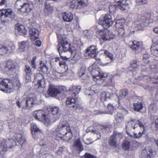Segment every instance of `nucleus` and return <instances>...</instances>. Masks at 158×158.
Listing matches in <instances>:
<instances>
[{
	"label": "nucleus",
	"instance_id": "4468645a",
	"mask_svg": "<svg viewBox=\"0 0 158 158\" xmlns=\"http://www.w3.org/2000/svg\"><path fill=\"white\" fill-rule=\"evenodd\" d=\"M131 43V44L129 45V46L132 50L136 53L141 52L143 48L141 42L134 41L132 42Z\"/></svg>",
	"mask_w": 158,
	"mask_h": 158
},
{
	"label": "nucleus",
	"instance_id": "1a4fd4ad",
	"mask_svg": "<svg viewBox=\"0 0 158 158\" xmlns=\"http://www.w3.org/2000/svg\"><path fill=\"white\" fill-rule=\"evenodd\" d=\"M18 66V64L15 61L9 60L6 62L5 69L6 72L11 73Z\"/></svg>",
	"mask_w": 158,
	"mask_h": 158
},
{
	"label": "nucleus",
	"instance_id": "9b49d317",
	"mask_svg": "<svg viewBox=\"0 0 158 158\" xmlns=\"http://www.w3.org/2000/svg\"><path fill=\"white\" fill-rule=\"evenodd\" d=\"M99 23L102 24L103 28L107 29L112 25L113 23L111 15L110 14H106L104 16L102 21Z\"/></svg>",
	"mask_w": 158,
	"mask_h": 158
},
{
	"label": "nucleus",
	"instance_id": "e2e57ef3",
	"mask_svg": "<svg viewBox=\"0 0 158 158\" xmlns=\"http://www.w3.org/2000/svg\"><path fill=\"white\" fill-rule=\"evenodd\" d=\"M107 76V75L106 73H100V74L99 75V79L101 77H106Z\"/></svg>",
	"mask_w": 158,
	"mask_h": 158
},
{
	"label": "nucleus",
	"instance_id": "aec40b11",
	"mask_svg": "<svg viewBox=\"0 0 158 158\" xmlns=\"http://www.w3.org/2000/svg\"><path fill=\"white\" fill-rule=\"evenodd\" d=\"M66 105L69 107H72L74 110H76L78 107V104L75 98H69L66 101Z\"/></svg>",
	"mask_w": 158,
	"mask_h": 158
},
{
	"label": "nucleus",
	"instance_id": "69168bd1",
	"mask_svg": "<svg viewBox=\"0 0 158 158\" xmlns=\"http://www.w3.org/2000/svg\"><path fill=\"white\" fill-rule=\"evenodd\" d=\"M123 112L124 114L125 115H126L128 113V110L125 108H123Z\"/></svg>",
	"mask_w": 158,
	"mask_h": 158
},
{
	"label": "nucleus",
	"instance_id": "39448f33",
	"mask_svg": "<svg viewBox=\"0 0 158 158\" xmlns=\"http://www.w3.org/2000/svg\"><path fill=\"white\" fill-rule=\"evenodd\" d=\"M56 130L58 131L60 134L64 136L66 135L67 133H70L72 135L70 126L66 121H60Z\"/></svg>",
	"mask_w": 158,
	"mask_h": 158
},
{
	"label": "nucleus",
	"instance_id": "2f4dec72",
	"mask_svg": "<svg viewBox=\"0 0 158 158\" xmlns=\"http://www.w3.org/2000/svg\"><path fill=\"white\" fill-rule=\"evenodd\" d=\"M81 89V86H73L72 88L69 89V93L70 92H73V94L74 96H75L76 95L78 94L80 92Z\"/></svg>",
	"mask_w": 158,
	"mask_h": 158
},
{
	"label": "nucleus",
	"instance_id": "de8ad7c7",
	"mask_svg": "<svg viewBox=\"0 0 158 158\" xmlns=\"http://www.w3.org/2000/svg\"><path fill=\"white\" fill-rule=\"evenodd\" d=\"M130 143L129 141L127 140L125 141L122 144L123 148L126 151L128 150L130 148Z\"/></svg>",
	"mask_w": 158,
	"mask_h": 158
},
{
	"label": "nucleus",
	"instance_id": "8fccbe9b",
	"mask_svg": "<svg viewBox=\"0 0 158 158\" xmlns=\"http://www.w3.org/2000/svg\"><path fill=\"white\" fill-rule=\"evenodd\" d=\"M136 4L138 5H142L147 4L148 2L147 0H135Z\"/></svg>",
	"mask_w": 158,
	"mask_h": 158
},
{
	"label": "nucleus",
	"instance_id": "49530a36",
	"mask_svg": "<svg viewBox=\"0 0 158 158\" xmlns=\"http://www.w3.org/2000/svg\"><path fill=\"white\" fill-rule=\"evenodd\" d=\"M144 132H144V130L142 131V132H139V133H138V134H137L136 133H134V132H133V133H134L133 136V135H131V133H130V135H128L130 137H133L134 138H135V139H139L142 137L144 133Z\"/></svg>",
	"mask_w": 158,
	"mask_h": 158
},
{
	"label": "nucleus",
	"instance_id": "dca6fc26",
	"mask_svg": "<svg viewBox=\"0 0 158 158\" xmlns=\"http://www.w3.org/2000/svg\"><path fill=\"white\" fill-rule=\"evenodd\" d=\"M97 49L95 46L92 45L87 48L85 50V56H90L93 58H95L96 56V52Z\"/></svg>",
	"mask_w": 158,
	"mask_h": 158
},
{
	"label": "nucleus",
	"instance_id": "4be33fe9",
	"mask_svg": "<svg viewBox=\"0 0 158 158\" xmlns=\"http://www.w3.org/2000/svg\"><path fill=\"white\" fill-rule=\"evenodd\" d=\"M96 2L98 6L99 10L106 8L107 7L110 9V3L106 0H96Z\"/></svg>",
	"mask_w": 158,
	"mask_h": 158
},
{
	"label": "nucleus",
	"instance_id": "4d7b16f0",
	"mask_svg": "<svg viewBox=\"0 0 158 158\" xmlns=\"http://www.w3.org/2000/svg\"><path fill=\"white\" fill-rule=\"evenodd\" d=\"M84 156L85 158H96V156L87 153H85Z\"/></svg>",
	"mask_w": 158,
	"mask_h": 158
},
{
	"label": "nucleus",
	"instance_id": "cd10ccee",
	"mask_svg": "<svg viewBox=\"0 0 158 158\" xmlns=\"http://www.w3.org/2000/svg\"><path fill=\"white\" fill-rule=\"evenodd\" d=\"M63 19L64 22H69L73 19V15L71 13L64 12L63 14Z\"/></svg>",
	"mask_w": 158,
	"mask_h": 158
},
{
	"label": "nucleus",
	"instance_id": "c9c22d12",
	"mask_svg": "<svg viewBox=\"0 0 158 158\" xmlns=\"http://www.w3.org/2000/svg\"><path fill=\"white\" fill-rule=\"evenodd\" d=\"M27 102L26 98H24L20 102L19 101H17L16 104L19 108L22 107L23 108H27Z\"/></svg>",
	"mask_w": 158,
	"mask_h": 158
},
{
	"label": "nucleus",
	"instance_id": "052dcab7",
	"mask_svg": "<svg viewBox=\"0 0 158 158\" xmlns=\"http://www.w3.org/2000/svg\"><path fill=\"white\" fill-rule=\"evenodd\" d=\"M103 128L105 129H110L112 127V125L109 124H107L103 126Z\"/></svg>",
	"mask_w": 158,
	"mask_h": 158
},
{
	"label": "nucleus",
	"instance_id": "0eeeda50",
	"mask_svg": "<svg viewBox=\"0 0 158 158\" xmlns=\"http://www.w3.org/2000/svg\"><path fill=\"white\" fill-rule=\"evenodd\" d=\"M156 154V151L147 147L142 150L139 156L140 158H154Z\"/></svg>",
	"mask_w": 158,
	"mask_h": 158
},
{
	"label": "nucleus",
	"instance_id": "338daca9",
	"mask_svg": "<svg viewBox=\"0 0 158 158\" xmlns=\"http://www.w3.org/2000/svg\"><path fill=\"white\" fill-rule=\"evenodd\" d=\"M31 64L32 67L34 69H36V66L35 64V62H31Z\"/></svg>",
	"mask_w": 158,
	"mask_h": 158
},
{
	"label": "nucleus",
	"instance_id": "f3484780",
	"mask_svg": "<svg viewBox=\"0 0 158 158\" xmlns=\"http://www.w3.org/2000/svg\"><path fill=\"white\" fill-rule=\"evenodd\" d=\"M48 95L52 97H55L61 93L60 89L56 87L50 85L47 91Z\"/></svg>",
	"mask_w": 158,
	"mask_h": 158
},
{
	"label": "nucleus",
	"instance_id": "4c0bfd02",
	"mask_svg": "<svg viewBox=\"0 0 158 158\" xmlns=\"http://www.w3.org/2000/svg\"><path fill=\"white\" fill-rule=\"evenodd\" d=\"M133 107L135 111L139 112L143 108V104L141 102H138L133 103Z\"/></svg>",
	"mask_w": 158,
	"mask_h": 158
},
{
	"label": "nucleus",
	"instance_id": "5701e85b",
	"mask_svg": "<svg viewBox=\"0 0 158 158\" xmlns=\"http://www.w3.org/2000/svg\"><path fill=\"white\" fill-rule=\"evenodd\" d=\"M39 31L35 28H32L29 30V34L31 40L38 39L39 37Z\"/></svg>",
	"mask_w": 158,
	"mask_h": 158
},
{
	"label": "nucleus",
	"instance_id": "09e8293b",
	"mask_svg": "<svg viewBox=\"0 0 158 158\" xmlns=\"http://www.w3.org/2000/svg\"><path fill=\"white\" fill-rule=\"evenodd\" d=\"M27 43V42L26 41H22L19 46V51L20 52H23L25 49V48L26 46V44Z\"/></svg>",
	"mask_w": 158,
	"mask_h": 158
},
{
	"label": "nucleus",
	"instance_id": "f704fd0d",
	"mask_svg": "<svg viewBox=\"0 0 158 158\" xmlns=\"http://www.w3.org/2000/svg\"><path fill=\"white\" fill-rule=\"evenodd\" d=\"M110 94L108 92H103L100 95V98L102 101H105L110 99Z\"/></svg>",
	"mask_w": 158,
	"mask_h": 158
},
{
	"label": "nucleus",
	"instance_id": "b1692460",
	"mask_svg": "<svg viewBox=\"0 0 158 158\" xmlns=\"http://www.w3.org/2000/svg\"><path fill=\"white\" fill-rule=\"evenodd\" d=\"M15 28L20 35H25L27 33V30L25 27L22 25L17 24L16 25Z\"/></svg>",
	"mask_w": 158,
	"mask_h": 158
},
{
	"label": "nucleus",
	"instance_id": "ddd939ff",
	"mask_svg": "<svg viewBox=\"0 0 158 158\" xmlns=\"http://www.w3.org/2000/svg\"><path fill=\"white\" fill-rule=\"evenodd\" d=\"M43 75L40 73H37L35 76V80L37 81V84L35 85V87L36 86H38V88L40 89L42 88L43 89L45 87V80L44 79Z\"/></svg>",
	"mask_w": 158,
	"mask_h": 158
},
{
	"label": "nucleus",
	"instance_id": "37998d69",
	"mask_svg": "<svg viewBox=\"0 0 158 158\" xmlns=\"http://www.w3.org/2000/svg\"><path fill=\"white\" fill-rule=\"evenodd\" d=\"M146 79H147L151 83L157 84L158 83V76H155L154 77H150L146 78L145 77Z\"/></svg>",
	"mask_w": 158,
	"mask_h": 158
},
{
	"label": "nucleus",
	"instance_id": "a211bd4d",
	"mask_svg": "<svg viewBox=\"0 0 158 158\" xmlns=\"http://www.w3.org/2000/svg\"><path fill=\"white\" fill-rule=\"evenodd\" d=\"M71 7L75 8H81L85 6L87 3L84 0H76L73 1L70 3Z\"/></svg>",
	"mask_w": 158,
	"mask_h": 158
},
{
	"label": "nucleus",
	"instance_id": "603ef678",
	"mask_svg": "<svg viewBox=\"0 0 158 158\" xmlns=\"http://www.w3.org/2000/svg\"><path fill=\"white\" fill-rule=\"evenodd\" d=\"M80 74H81L80 75V77L83 80H88L89 79V77L88 76L85 72H82L81 71L80 73Z\"/></svg>",
	"mask_w": 158,
	"mask_h": 158
},
{
	"label": "nucleus",
	"instance_id": "5fc2aeb1",
	"mask_svg": "<svg viewBox=\"0 0 158 158\" xmlns=\"http://www.w3.org/2000/svg\"><path fill=\"white\" fill-rule=\"evenodd\" d=\"M98 86V85H94L91 86V88L94 93H97L99 92Z\"/></svg>",
	"mask_w": 158,
	"mask_h": 158
},
{
	"label": "nucleus",
	"instance_id": "c85d7f7f",
	"mask_svg": "<svg viewBox=\"0 0 158 158\" xmlns=\"http://www.w3.org/2000/svg\"><path fill=\"white\" fill-rule=\"evenodd\" d=\"M12 52V48L10 47H6L3 45H0V55H3L8 52Z\"/></svg>",
	"mask_w": 158,
	"mask_h": 158
},
{
	"label": "nucleus",
	"instance_id": "58836bf2",
	"mask_svg": "<svg viewBox=\"0 0 158 158\" xmlns=\"http://www.w3.org/2000/svg\"><path fill=\"white\" fill-rule=\"evenodd\" d=\"M115 119L117 123H121L123 122L124 117L121 113H118L115 116Z\"/></svg>",
	"mask_w": 158,
	"mask_h": 158
},
{
	"label": "nucleus",
	"instance_id": "f257e3e1",
	"mask_svg": "<svg viewBox=\"0 0 158 158\" xmlns=\"http://www.w3.org/2000/svg\"><path fill=\"white\" fill-rule=\"evenodd\" d=\"M58 39L57 48L60 57L62 58L59 63L60 66L67 70L68 66L66 64L65 61L64 60H67L72 57L73 60H78L81 57V54L79 48L76 49L74 47L70 48V44L66 38L61 37L60 35L57 36Z\"/></svg>",
	"mask_w": 158,
	"mask_h": 158
},
{
	"label": "nucleus",
	"instance_id": "3c124183",
	"mask_svg": "<svg viewBox=\"0 0 158 158\" xmlns=\"http://www.w3.org/2000/svg\"><path fill=\"white\" fill-rule=\"evenodd\" d=\"M143 62L144 63H149V61L148 59L149 57L148 55L147 54H144L143 55Z\"/></svg>",
	"mask_w": 158,
	"mask_h": 158
},
{
	"label": "nucleus",
	"instance_id": "a878e982",
	"mask_svg": "<svg viewBox=\"0 0 158 158\" xmlns=\"http://www.w3.org/2000/svg\"><path fill=\"white\" fill-rule=\"evenodd\" d=\"M45 6L44 12L46 15H48L52 13L53 10V7L49 3L46 2L45 4Z\"/></svg>",
	"mask_w": 158,
	"mask_h": 158
},
{
	"label": "nucleus",
	"instance_id": "bf43d9fd",
	"mask_svg": "<svg viewBox=\"0 0 158 158\" xmlns=\"http://www.w3.org/2000/svg\"><path fill=\"white\" fill-rule=\"evenodd\" d=\"M63 151V148L62 147H60L57 152V153L58 155H60Z\"/></svg>",
	"mask_w": 158,
	"mask_h": 158
},
{
	"label": "nucleus",
	"instance_id": "393cba45",
	"mask_svg": "<svg viewBox=\"0 0 158 158\" xmlns=\"http://www.w3.org/2000/svg\"><path fill=\"white\" fill-rule=\"evenodd\" d=\"M24 71L25 79L28 81L30 80L31 78V77L32 75V72L30 67L28 65H26Z\"/></svg>",
	"mask_w": 158,
	"mask_h": 158
},
{
	"label": "nucleus",
	"instance_id": "7c9ffc66",
	"mask_svg": "<svg viewBox=\"0 0 158 158\" xmlns=\"http://www.w3.org/2000/svg\"><path fill=\"white\" fill-rule=\"evenodd\" d=\"M114 1L121 10H124L126 9V1L124 0H114Z\"/></svg>",
	"mask_w": 158,
	"mask_h": 158
},
{
	"label": "nucleus",
	"instance_id": "6e6d98bb",
	"mask_svg": "<svg viewBox=\"0 0 158 158\" xmlns=\"http://www.w3.org/2000/svg\"><path fill=\"white\" fill-rule=\"evenodd\" d=\"M32 131L34 133V135H35V133L40 131L39 128L37 127L36 125H34L31 127Z\"/></svg>",
	"mask_w": 158,
	"mask_h": 158
},
{
	"label": "nucleus",
	"instance_id": "c03bdc74",
	"mask_svg": "<svg viewBox=\"0 0 158 158\" xmlns=\"http://www.w3.org/2000/svg\"><path fill=\"white\" fill-rule=\"evenodd\" d=\"M139 62L138 60L134 59L131 63V67L133 69H137L139 66Z\"/></svg>",
	"mask_w": 158,
	"mask_h": 158
},
{
	"label": "nucleus",
	"instance_id": "6e6552de",
	"mask_svg": "<svg viewBox=\"0 0 158 158\" xmlns=\"http://www.w3.org/2000/svg\"><path fill=\"white\" fill-rule=\"evenodd\" d=\"M15 14L12 9L8 8L0 10V18H9L11 20L15 19Z\"/></svg>",
	"mask_w": 158,
	"mask_h": 158
},
{
	"label": "nucleus",
	"instance_id": "79ce46f5",
	"mask_svg": "<svg viewBox=\"0 0 158 158\" xmlns=\"http://www.w3.org/2000/svg\"><path fill=\"white\" fill-rule=\"evenodd\" d=\"M128 94V91L127 89H124L120 91V94L118 97L119 100H123Z\"/></svg>",
	"mask_w": 158,
	"mask_h": 158
},
{
	"label": "nucleus",
	"instance_id": "bb28decb",
	"mask_svg": "<svg viewBox=\"0 0 158 158\" xmlns=\"http://www.w3.org/2000/svg\"><path fill=\"white\" fill-rule=\"evenodd\" d=\"M14 137L15 139V141L21 144L22 147L26 141V140L23 138V136L21 134H15Z\"/></svg>",
	"mask_w": 158,
	"mask_h": 158
},
{
	"label": "nucleus",
	"instance_id": "423d86ee",
	"mask_svg": "<svg viewBox=\"0 0 158 158\" xmlns=\"http://www.w3.org/2000/svg\"><path fill=\"white\" fill-rule=\"evenodd\" d=\"M139 125V127L143 128L145 132L144 125L143 123L136 119H131L128 122L126 127V131L128 135H130V132L132 129H135L137 127V125Z\"/></svg>",
	"mask_w": 158,
	"mask_h": 158
},
{
	"label": "nucleus",
	"instance_id": "72a5a7b5",
	"mask_svg": "<svg viewBox=\"0 0 158 158\" xmlns=\"http://www.w3.org/2000/svg\"><path fill=\"white\" fill-rule=\"evenodd\" d=\"M99 69L98 68L95 69H93L91 72V74L94 79L97 80L99 79V75L100 72L99 71Z\"/></svg>",
	"mask_w": 158,
	"mask_h": 158
},
{
	"label": "nucleus",
	"instance_id": "2eb2a0df",
	"mask_svg": "<svg viewBox=\"0 0 158 158\" xmlns=\"http://www.w3.org/2000/svg\"><path fill=\"white\" fill-rule=\"evenodd\" d=\"M48 112L52 115V117L54 119L53 122L56 121L59 119L60 118V114L59 113V108L57 107L48 108Z\"/></svg>",
	"mask_w": 158,
	"mask_h": 158
},
{
	"label": "nucleus",
	"instance_id": "412c9836",
	"mask_svg": "<svg viewBox=\"0 0 158 158\" xmlns=\"http://www.w3.org/2000/svg\"><path fill=\"white\" fill-rule=\"evenodd\" d=\"M101 35V38L104 41H110L111 39H114L115 37L114 35H111L109 32L100 31L99 32Z\"/></svg>",
	"mask_w": 158,
	"mask_h": 158
},
{
	"label": "nucleus",
	"instance_id": "e433bc0d",
	"mask_svg": "<svg viewBox=\"0 0 158 158\" xmlns=\"http://www.w3.org/2000/svg\"><path fill=\"white\" fill-rule=\"evenodd\" d=\"M152 64H153L154 65L153 66L152 65H149V63H144L143 62V63L142 64V67L141 68L143 71H146L147 69L149 68L150 67L152 69H153L156 68V66L155 65V63L154 62H153L152 63Z\"/></svg>",
	"mask_w": 158,
	"mask_h": 158
},
{
	"label": "nucleus",
	"instance_id": "774afa93",
	"mask_svg": "<svg viewBox=\"0 0 158 158\" xmlns=\"http://www.w3.org/2000/svg\"><path fill=\"white\" fill-rule=\"evenodd\" d=\"M155 126L158 128V118L155 120Z\"/></svg>",
	"mask_w": 158,
	"mask_h": 158
},
{
	"label": "nucleus",
	"instance_id": "0e129e2a",
	"mask_svg": "<svg viewBox=\"0 0 158 158\" xmlns=\"http://www.w3.org/2000/svg\"><path fill=\"white\" fill-rule=\"evenodd\" d=\"M41 42L40 40H37L35 41V45L38 47H40L41 45Z\"/></svg>",
	"mask_w": 158,
	"mask_h": 158
},
{
	"label": "nucleus",
	"instance_id": "ea45409f",
	"mask_svg": "<svg viewBox=\"0 0 158 158\" xmlns=\"http://www.w3.org/2000/svg\"><path fill=\"white\" fill-rule=\"evenodd\" d=\"M42 63V61H41L40 63V65L41 66L38 68V70L40 72H42L44 73H47L48 72V67L44 64L41 66Z\"/></svg>",
	"mask_w": 158,
	"mask_h": 158
},
{
	"label": "nucleus",
	"instance_id": "a18cd8bd",
	"mask_svg": "<svg viewBox=\"0 0 158 158\" xmlns=\"http://www.w3.org/2000/svg\"><path fill=\"white\" fill-rule=\"evenodd\" d=\"M156 43V46L151 48V52L155 56H158V46L157 45V42Z\"/></svg>",
	"mask_w": 158,
	"mask_h": 158
},
{
	"label": "nucleus",
	"instance_id": "c756f323",
	"mask_svg": "<svg viewBox=\"0 0 158 158\" xmlns=\"http://www.w3.org/2000/svg\"><path fill=\"white\" fill-rule=\"evenodd\" d=\"M74 146L79 152H81L84 149L83 146L79 139H77L74 142Z\"/></svg>",
	"mask_w": 158,
	"mask_h": 158
},
{
	"label": "nucleus",
	"instance_id": "864d4df0",
	"mask_svg": "<svg viewBox=\"0 0 158 158\" xmlns=\"http://www.w3.org/2000/svg\"><path fill=\"white\" fill-rule=\"evenodd\" d=\"M104 53L107 56L110 58L111 60H113V57L112 54L110 53L109 51L107 50H105L104 51Z\"/></svg>",
	"mask_w": 158,
	"mask_h": 158
},
{
	"label": "nucleus",
	"instance_id": "20e7f679",
	"mask_svg": "<svg viewBox=\"0 0 158 158\" xmlns=\"http://www.w3.org/2000/svg\"><path fill=\"white\" fill-rule=\"evenodd\" d=\"M33 115L36 119L40 121H43L45 124L48 125L50 123V120L48 118V116L42 110H39L35 111Z\"/></svg>",
	"mask_w": 158,
	"mask_h": 158
},
{
	"label": "nucleus",
	"instance_id": "680f3d73",
	"mask_svg": "<svg viewBox=\"0 0 158 158\" xmlns=\"http://www.w3.org/2000/svg\"><path fill=\"white\" fill-rule=\"evenodd\" d=\"M107 108L110 110H113L114 107L112 104L109 103L107 106Z\"/></svg>",
	"mask_w": 158,
	"mask_h": 158
},
{
	"label": "nucleus",
	"instance_id": "9d476101",
	"mask_svg": "<svg viewBox=\"0 0 158 158\" xmlns=\"http://www.w3.org/2000/svg\"><path fill=\"white\" fill-rule=\"evenodd\" d=\"M146 18L144 16L139 17L135 22V27L137 29L143 30L148 25Z\"/></svg>",
	"mask_w": 158,
	"mask_h": 158
},
{
	"label": "nucleus",
	"instance_id": "7ed1b4c3",
	"mask_svg": "<svg viewBox=\"0 0 158 158\" xmlns=\"http://www.w3.org/2000/svg\"><path fill=\"white\" fill-rule=\"evenodd\" d=\"M0 90L6 93H10L14 90V85L12 81L8 79L0 78Z\"/></svg>",
	"mask_w": 158,
	"mask_h": 158
},
{
	"label": "nucleus",
	"instance_id": "f8f14e48",
	"mask_svg": "<svg viewBox=\"0 0 158 158\" xmlns=\"http://www.w3.org/2000/svg\"><path fill=\"white\" fill-rule=\"evenodd\" d=\"M117 136L119 137L120 138H122L123 137V136L121 133H114L109 139L108 144L110 146L115 148L118 147V145L116 139Z\"/></svg>",
	"mask_w": 158,
	"mask_h": 158
},
{
	"label": "nucleus",
	"instance_id": "13d9d810",
	"mask_svg": "<svg viewBox=\"0 0 158 158\" xmlns=\"http://www.w3.org/2000/svg\"><path fill=\"white\" fill-rule=\"evenodd\" d=\"M115 26L118 28H120V27H123L122 22H121L119 20H118L115 23Z\"/></svg>",
	"mask_w": 158,
	"mask_h": 158
},
{
	"label": "nucleus",
	"instance_id": "f03ea898",
	"mask_svg": "<svg viewBox=\"0 0 158 158\" xmlns=\"http://www.w3.org/2000/svg\"><path fill=\"white\" fill-rule=\"evenodd\" d=\"M15 7L23 14L28 13L33 10L34 4L28 0H17L15 4Z\"/></svg>",
	"mask_w": 158,
	"mask_h": 158
},
{
	"label": "nucleus",
	"instance_id": "473e14b6",
	"mask_svg": "<svg viewBox=\"0 0 158 158\" xmlns=\"http://www.w3.org/2000/svg\"><path fill=\"white\" fill-rule=\"evenodd\" d=\"M26 100L27 101V107H31L33 106V105L36 104L37 102V99L36 98H26Z\"/></svg>",
	"mask_w": 158,
	"mask_h": 158
},
{
	"label": "nucleus",
	"instance_id": "6ab92c4d",
	"mask_svg": "<svg viewBox=\"0 0 158 158\" xmlns=\"http://www.w3.org/2000/svg\"><path fill=\"white\" fill-rule=\"evenodd\" d=\"M10 140H13V139H8L6 140L4 139L1 142L0 145V154L3 155L7 151L9 146L8 143Z\"/></svg>",
	"mask_w": 158,
	"mask_h": 158
},
{
	"label": "nucleus",
	"instance_id": "a19ab883",
	"mask_svg": "<svg viewBox=\"0 0 158 158\" xmlns=\"http://www.w3.org/2000/svg\"><path fill=\"white\" fill-rule=\"evenodd\" d=\"M118 31L119 36L121 37H125L127 35V34L126 33L124 28L122 27L118 28Z\"/></svg>",
	"mask_w": 158,
	"mask_h": 158
}]
</instances>
